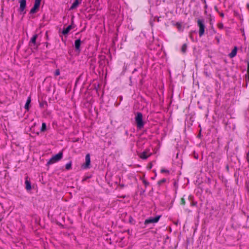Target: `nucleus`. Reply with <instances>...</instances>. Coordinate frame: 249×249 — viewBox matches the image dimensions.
Segmentation results:
<instances>
[{"label":"nucleus","instance_id":"f257e3e1","mask_svg":"<svg viewBox=\"0 0 249 249\" xmlns=\"http://www.w3.org/2000/svg\"><path fill=\"white\" fill-rule=\"evenodd\" d=\"M63 157L62 152H59L58 154L53 156L47 162V164H53L58 161H59Z\"/></svg>","mask_w":249,"mask_h":249},{"label":"nucleus","instance_id":"0eeeda50","mask_svg":"<svg viewBox=\"0 0 249 249\" xmlns=\"http://www.w3.org/2000/svg\"><path fill=\"white\" fill-rule=\"evenodd\" d=\"M19 2L20 3V7L19 9V12H23L26 5V0H19Z\"/></svg>","mask_w":249,"mask_h":249},{"label":"nucleus","instance_id":"9d476101","mask_svg":"<svg viewBox=\"0 0 249 249\" xmlns=\"http://www.w3.org/2000/svg\"><path fill=\"white\" fill-rule=\"evenodd\" d=\"M85 160H86V162H85V166L86 168H87L89 167V165L90 163V155L89 154H88L86 155Z\"/></svg>","mask_w":249,"mask_h":249},{"label":"nucleus","instance_id":"bb28decb","mask_svg":"<svg viewBox=\"0 0 249 249\" xmlns=\"http://www.w3.org/2000/svg\"><path fill=\"white\" fill-rule=\"evenodd\" d=\"M220 16L221 17L223 18V17H224V14H223V13H220Z\"/></svg>","mask_w":249,"mask_h":249},{"label":"nucleus","instance_id":"412c9836","mask_svg":"<svg viewBox=\"0 0 249 249\" xmlns=\"http://www.w3.org/2000/svg\"><path fill=\"white\" fill-rule=\"evenodd\" d=\"M165 181H166V179L165 178H163V179L160 180V181H159L158 184L159 185H160L161 184L165 182Z\"/></svg>","mask_w":249,"mask_h":249},{"label":"nucleus","instance_id":"7ed1b4c3","mask_svg":"<svg viewBox=\"0 0 249 249\" xmlns=\"http://www.w3.org/2000/svg\"><path fill=\"white\" fill-rule=\"evenodd\" d=\"M197 24L199 27V35L200 36H201L204 35L205 28L204 20L198 19Z\"/></svg>","mask_w":249,"mask_h":249},{"label":"nucleus","instance_id":"aec40b11","mask_svg":"<svg viewBox=\"0 0 249 249\" xmlns=\"http://www.w3.org/2000/svg\"><path fill=\"white\" fill-rule=\"evenodd\" d=\"M180 204L182 205H184L185 204V200L183 197L181 198Z\"/></svg>","mask_w":249,"mask_h":249},{"label":"nucleus","instance_id":"9b49d317","mask_svg":"<svg viewBox=\"0 0 249 249\" xmlns=\"http://www.w3.org/2000/svg\"><path fill=\"white\" fill-rule=\"evenodd\" d=\"M81 40L80 39H76L74 42V46L76 50L79 51L81 45Z\"/></svg>","mask_w":249,"mask_h":249},{"label":"nucleus","instance_id":"b1692460","mask_svg":"<svg viewBox=\"0 0 249 249\" xmlns=\"http://www.w3.org/2000/svg\"><path fill=\"white\" fill-rule=\"evenodd\" d=\"M219 28L222 29L223 28V24L222 23H219L217 24Z\"/></svg>","mask_w":249,"mask_h":249},{"label":"nucleus","instance_id":"393cba45","mask_svg":"<svg viewBox=\"0 0 249 249\" xmlns=\"http://www.w3.org/2000/svg\"><path fill=\"white\" fill-rule=\"evenodd\" d=\"M161 173H169V171L167 170H165V169H161Z\"/></svg>","mask_w":249,"mask_h":249},{"label":"nucleus","instance_id":"c85d7f7f","mask_svg":"<svg viewBox=\"0 0 249 249\" xmlns=\"http://www.w3.org/2000/svg\"><path fill=\"white\" fill-rule=\"evenodd\" d=\"M195 158H196V159H197V157H196V156H195Z\"/></svg>","mask_w":249,"mask_h":249},{"label":"nucleus","instance_id":"6e6552de","mask_svg":"<svg viewBox=\"0 0 249 249\" xmlns=\"http://www.w3.org/2000/svg\"><path fill=\"white\" fill-rule=\"evenodd\" d=\"M151 155L148 151H143L140 155V157L143 160H145L148 158Z\"/></svg>","mask_w":249,"mask_h":249},{"label":"nucleus","instance_id":"a211bd4d","mask_svg":"<svg viewBox=\"0 0 249 249\" xmlns=\"http://www.w3.org/2000/svg\"><path fill=\"white\" fill-rule=\"evenodd\" d=\"M187 50V44H184L181 47V51L182 53H185Z\"/></svg>","mask_w":249,"mask_h":249},{"label":"nucleus","instance_id":"1a4fd4ad","mask_svg":"<svg viewBox=\"0 0 249 249\" xmlns=\"http://www.w3.org/2000/svg\"><path fill=\"white\" fill-rule=\"evenodd\" d=\"M72 28L71 25H69L67 28L63 29L62 32V34L64 36L67 35Z\"/></svg>","mask_w":249,"mask_h":249},{"label":"nucleus","instance_id":"f03ea898","mask_svg":"<svg viewBox=\"0 0 249 249\" xmlns=\"http://www.w3.org/2000/svg\"><path fill=\"white\" fill-rule=\"evenodd\" d=\"M137 127L141 129L143 127L144 122L142 120V115L141 112H137L135 118Z\"/></svg>","mask_w":249,"mask_h":249},{"label":"nucleus","instance_id":"dca6fc26","mask_svg":"<svg viewBox=\"0 0 249 249\" xmlns=\"http://www.w3.org/2000/svg\"><path fill=\"white\" fill-rule=\"evenodd\" d=\"M71 161L67 163L65 165V169L67 170H69L71 168Z\"/></svg>","mask_w":249,"mask_h":249},{"label":"nucleus","instance_id":"20e7f679","mask_svg":"<svg viewBox=\"0 0 249 249\" xmlns=\"http://www.w3.org/2000/svg\"><path fill=\"white\" fill-rule=\"evenodd\" d=\"M37 37V34H35L32 37L29 43L30 47H33L35 49H37L38 47L39 44H36V40Z\"/></svg>","mask_w":249,"mask_h":249},{"label":"nucleus","instance_id":"4be33fe9","mask_svg":"<svg viewBox=\"0 0 249 249\" xmlns=\"http://www.w3.org/2000/svg\"><path fill=\"white\" fill-rule=\"evenodd\" d=\"M60 74V71L59 69H57L55 70L54 72V75L55 76H58Z\"/></svg>","mask_w":249,"mask_h":249},{"label":"nucleus","instance_id":"2eb2a0df","mask_svg":"<svg viewBox=\"0 0 249 249\" xmlns=\"http://www.w3.org/2000/svg\"><path fill=\"white\" fill-rule=\"evenodd\" d=\"M31 97H29L26 101V103L25 105L24 108L27 110H29V105L31 103Z\"/></svg>","mask_w":249,"mask_h":249},{"label":"nucleus","instance_id":"ddd939ff","mask_svg":"<svg viewBox=\"0 0 249 249\" xmlns=\"http://www.w3.org/2000/svg\"><path fill=\"white\" fill-rule=\"evenodd\" d=\"M79 4V2L78 0H75L73 3L72 4L71 6L70 7V10H72L75 9Z\"/></svg>","mask_w":249,"mask_h":249},{"label":"nucleus","instance_id":"f3484780","mask_svg":"<svg viewBox=\"0 0 249 249\" xmlns=\"http://www.w3.org/2000/svg\"><path fill=\"white\" fill-rule=\"evenodd\" d=\"M46 130V124L45 123H43L42 124L41 128L40 129L41 132H44Z\"/></svg>","mask_w":249,"mask_h":249},{"label":"nucleus","instance_id":"423d86ee","mask_svg":"<svg viewBox=\"0 0 249 249\" xmlns=\"http://www.w3.org/2000/svg\"><path fill=\"white\" fill-rule=\"evenodd\" d=\"M160 217V216H157L154 218H150L146 219L144 221V224L147 225L150 223H156L159 221Z\"/></svg>","mask_w":249,"mask_h":249},{"label":"nucleus","instance_id":"4468645a","mask_svg":"<svg viewBox=\"0 0 249 249\" xmlns=\"http://www.w3.org/2000/svg\"><path fill=\"white\" fill-rule=\"evenodd\" d=\"M25 183L26 184V189L27 190H30L31 189V185L30 181L28 179V178L26 177V180L25 181Z\"/></svg>","mask_w":249,"mask_h":249},{"label":"nucleus","instance_id":"5701e85b","mask_svg":"<svg viewBox=\"0 0 249 249\" xmlns=\"http://www.w3.org/2000/svg\"><path fill=\"white\" fill-rule=\"evenodd\" d=\"M176 25L179 30H180L181 28V24L180 23L177 22L176 24Z\"/></svg>","mask_w":249,"mask_h":249},{"label":"nucleus","instance_id":"c756f323","mask_svg":"<svg viewBox=\"0 0 249 249\" xmlns=\"http://www.w3.org/2000/svg\"><path fill=\"white\" fill-rule=\"evenodd\" d=\"M195 158H196V159H197V157H196V156H195Z\"/></svg>","mask_w":249,"mask_h":249},{"label":"nucleus","instance_id":"a878e982","mask_svg":"<svg viewBox=\"0 0 249 249\" xmlns=\"http://www.w3.org/2000/svg\"><path fill=\"white\" fill-rule=\"evenodd\" d=\"M143 183H144V184H145V186H147V185H149V182H147L145 180L143 181Z\"/></svg>","mask_w":249,"mask_h":249},{"label":"nucleus","instance_id":"cd10ccee","mask_svg":"<svg viewBox=\"0 0 249 249\" xmlns=\"http://www.w3.org/2000/svg\"><path fill=\"white\" fill-rule=\"evenodd\" d=\"M226 168L228 170H229V166L228 165H227L226 166Z\"/></svg>","mask_w":249,"mask_h":249},{"label":"nucleus","instance_id":"2f4dec72","mask_svg":"<svg viewBox=\"0 0 249 249\" xmlns=\"http://www.w3.org/2000/svg\"><path fill=\"white\" fill-rule=\"evenodd\" d=\"M248 161L249 162V159L248 160Z\"/></svg>","mask_w":249,"mask_h":249},{"label":"nucleus","instance_id":"39448f33","mask_svg":"<svg viewBox=\"0 0 249 249\" xmlns=\"http://www.w3.org/2000/svg\"><path fill=\"white\" fill-rule=\"evenodd\" d=\"M41 0H35L34 6L30 11V14H34L36 12V11L40 6Z\"/></svg>","mask_w":249,"mask_h":249},{"label":"nucleus","instance_id":"7c9ffc66","mask_svg":"<svg viewBox=\"0 0 249 249\" xmlns=\"http://www.w3.org/2000/svg\"><path fill=\"white\" fill-rule=\"evenodd\" d=\"M1 220V218H0V221Z\"/></svg>","mask_w":249,"mask_h":249},{"label":"nucleus","instance_id":"f8f14e48","mask_svg":"<svg viewBox=\"0 0 249 249\" xmlns=\"http://www.w3.org/2000/svg\"><path fill=\"white\" fill-rule=\"evenodd\" d=\"M237 47L235 46L233 49L232 50L231 52L229 54V56L231 58L234 57L237 53Z\"/></svg>","mask_w":249,"mask_h":249},{"label":"nucleus","instance_id":"6ab92c4d","mask_svg":"<svg viewBox=\"0 0 249 249\" xmlns=\"http://www.w3.org/2000/svg\"><path fill=\"white\" fill-rule=\"evenodd\" d=\"M247 72L248 76H247V78H248V80L249 81V61H248Z\"/></svg>","mask_w":249,"mask_h":249}]
</instances>
